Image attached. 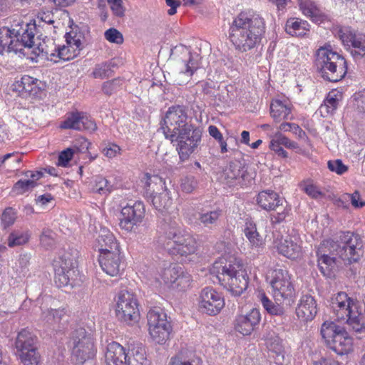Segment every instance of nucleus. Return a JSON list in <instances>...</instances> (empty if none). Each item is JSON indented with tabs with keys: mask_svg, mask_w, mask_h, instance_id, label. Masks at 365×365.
<instances>
[{
	"mask_svg": "<svg viewBox=\"0 0 365 365\" xmlns=\"http://www.w3.org/2000/svg\"><path fill=\"white\" fill-rule=\"evenodd\" d=\"M265 33V22L257 14L241 12L229 29V38L240 52L249 51L258 46Z\"/></svg>",
	"mask_w": 365,
	"mask_h": 365,
	"instance_id": "obj_1",
	"label": "nucleus"
},
{
	"mask_svg": "<svg viewBox=\"0 0 365 365\" xmlns=\"http://www.w3.org/2000/svg\"><path fill=\"white\" fill-rule=\"evenodd\" d=\"M210 272L234 296L241 295L248 287L249 277L241 259L230 256L216 260Z\"/></svg>",
	"mask_w": 365,
	"mask_h": 365,
	"instance_id": "obj_2",
	"label": "nucleus"
},
{
	"mask_svg": "<svg viewBox=\"0 0 365 365\" xmlns=\"http://www.w3.org/2000/svg\"><path fill=\"white\" fill-rule=\"evenodd\" d=\"M128 351L127 354L125 348L118 342L108 344L105 354L106 365H150L145 346L141 343L130 344Z\"/></svg>",
	"mask_w": 365,
	"mask_h": 365,
	"instance_id": "obj_3",
	"label": "nucleus"
},
{
	"mask_svg": "<svg viewBox=\"0 0 365 365\" xmlns=\"http://www.w3.org/2000/svg\"><path fill=\"white\" fill-rule=\"evenodd\" d=\"M327 244L330 246V251L345 264L357 262L363 256L362 239L354 232H340L334 239L327 241Z\"/></svg>",
	"mask_w": 365,
	"mask_h": 365,
	"instance_id": "obj_4",
	"label": "nucleus"
},
{
	"mask_svg": "<svg viewBox=\"0 0 365 365\" xmlns=\"http://www.w3.org/2000/svg\"><path fill=\"white\" fill-rule=\"evenodd\" d=\"M315 65L321 76L330 82L341 81L347 73V65L344 58L326 47L317 50Z\"/></svg>",
	"mask_w": 365,
	"mask_h": 365,
	"instance_id": "obj_5",
	"label": "nucleus"
},
{
	"mask_svg": "<svg viewBox=\"0 0 365 365\" xmlns=\"http://www.w3.org/2000/svg\"><path fill=\"white\" fill-rule=\"evenodd\" d=\"M327 347L338 355L349 354L353 350V339L346 329L333 322H324L320 330Z\"/></svg>",
	"mask_w": 365,
	"mask_h": 365,
	"instance_id": "obj_6",
	"label": "nucleus"
},
{
	"mask_svg": "<svg viewBox=\"0 0 365 365\" xmlns=\"http://www.w3.org/2000/svg\"><path fill=\"white\" fill-rule=\"evenodd\" d=\"M70 344L72 349V357L78 364H83L93 359L96 354L94 338L84 328H79L72 331Z\"/></svg>",
	"mask_w": 365,
	"mask_h": 365,
	"instance_id": "obj_7",
	"label": "nucleus"
},
{
	"mask_svg": "<svg viewBox=\"0 0 365 365\" xmlns=\"http://www.w3.org/2000/svg\"><path fill=\"white\" fill-rule=\"evenodd\" d=\"M257 202L264 210L277 212L270 216L273 225L282 222L289 211L286 200L271 190L261 191L257 195Z\"/></svg>",
	"mask_w": 365,
	"mask_h": 365,
	"instance_id": "obj_8",
	"label": "nucleus"
},
{
	"mask_svg": "<svg viewBox=\"0 0 365 365\" xmlns=\"http://www.w3.org/2000/svg\"><path fill=\"white\" fill-rule=\"evenodd\" d=\"M115 314L118 320L127 324L133 325L138 322L140 319L138 304L133 293L127 290H121L118 293Z\"/></svg>",
	"mask_w": 365,
	"mask_h": 365,
	"instance_id": "obj_9",
	"label": "nucleus"
},
{
	"mask_svg": "<svg viewBox=\"0 0 365 365\" xmlns=\"http://www.w3.org/2000/svg\"><path fill=\"white\" fill-rule=\"evenodd\" d=\"M190 119L187 115V109L184 106H172L168 108L163 120L160 128L166 139L175 134L189 124Z\"/></svg>",
	"mask_w": 365,
	"mask_h": 365,
	"instance_id": "obj_10",
	"label": "nucleus"
},
{
	"mask_svg": "<svg viewBox=\"0 0 365 365\" xmlns=\"http://www.w3.org/2000/svg\"><path fill=\"white\" fill-rule=\"evenodd\" d=\"M54 282L58 287H73L77 276L76 257L70 252L63 253L55 264Z\"/></svg>",
	"mask_w": 365,
	"mask_h": 365,
	"instance_id": "obj_11",
	"label": "nucleus"
},
{
	"mask_svg": "<svg viewBox=\"0 0 365 365\" xmlns=\"http://www.w3.org/2000/svg\"><path fill=\"white\" fill-rule=\"evenodd\" d=\"M164 185L165 182L158 175H147L146 195H150L153 205L160 212L168 210L173 204L170 195Z\"/></svg>",
	"mask_w": 365,
	"mask_h": 365,
	"instance_id": "obj_12",
	"label": "nucleus"
},
{
	"mask_svg": "<svg viewBox=\"0 0 365 365\" xmlns=\"http://www.w3.org/2000/svg\"><path fill=\"white\" fill-rule=\"evenodd\" d=\"M270 284L274 300L280 303L292 298L294 293V286L290 281V276L285 269L274 270Z\"/></svg>",
	"mask_w": 365,
	"mask_h": 365,
	"instance_id": "obj_13",
	"label": "nucleus"
},
{
	"mask_svg": "<svg viewBox=\"0 0 365 365\" xmlns=\"http://www.w3.org/2000/svg\"><path fill=\"white\" fill-rule=\"evenodd\" d=\"M9 29L17 41V46H21L23 48H31L35 46L34 36L38 29L35 22L24 23L21 19L14 20Z\"/></svg>",
	"mask_w": 365,
	"mask_h": 365,
	"instance_id": "obj_14",
	"label": "nucleus"
},
{
	"mask_svg": "<svg viewBox=\"0 0 365 365\" xmlns=\"http://www.w3.org/2000/svg\"><path fill=\"white\" fill-rule=\"evenodd\" d=\"M337 34L345 46L354 48L351 51L354 58H361L365 56V34L349 26L341 28Z\"/></svg>",
	"mask_w": 365,
	"mask_h": 365,
	"instance_id": "obj_15",
	"label": "nucleus"
},
{
	"mask_svg": "<svg viewBox=\"0 0 365 365\" xmlns=\"http://www.w3.org/2000/svg\"><path fill=\"white\" fill-rule=\"evenodd\" d=\"M145 213V206L141 201L122 207L119 222L120 228L127 232H132L134 227L143 221Z\"/></svg>",
	"mask_w": 365,
	"mask_h": 365,
	"instance_id": "obj_16",
	"label": "nucleus"
},
{
	"mask_svg": "<svg viewBox=\"0 0 365 365\" xmlns=\"http://www.w3.org/2000/svg\"><path fill=\"white\" fill-rule=\"evenodd\" d=\"M225 306L224 298L211 287L204 288L199 297V308L200 311L210 316L220 313Z\"/></svg>",
	"mask_w": 365,
	"mask_h": 365,
	"instance_id": "obj_17",
	"label": "nucleus"
},
{
	"mask_svg": "<svg viewBox=\"0 0 365 365\" xmlns=\"http://www.w3.org/2000/svg\"><path fill=\"white\" fill-rule=\"evenodd\" d=\"M176 61L181 73L190 77L200 68V55L191 52L189 47L180 46L176 48Z\"/></svg>",
	"mask_w": 365,
	"mask_h": 365,
	"instance_id": "obj_18",
	"label": "nucleus"
},
{
	"mask_svg": "<svg viewBox=\"0 0 365 365\" xmlns=\"http://www.w3.org/2000/svg\"><path fill=\"white\" fill-rule=\"evenodd\" d=\"M248 177L245 164L240 160H232L223 170L222 178L229 186L245 184Z\"/></svg>",
	"mask_w": 365,
	"mask_h": 365,
	"instance_id": "obj_19",
	"label": "nucleus"
},
{
	"mask_svg": "<svg viewBox=\"0 0 365 365\" xmlns=\"http://www.w3.org/2000/svg\"><path fill=\"white\" fill-rule=\"evenodd\" d=\"M101 267L107 274L117 277L124 270V262L120 251L106 252L99 255Z\"/></svg>",
	"mask_w": 365,
	"mask_h": 365,
	"instance_id": "obj_20",
	"label": "nucleus"
},
{
	"mask_svg": "<svg viewBox=\"0 0 365 365\" xmlns=\"http://www.w3.org/2000/svg\"><path fill=\"white\" fill-rule=\"evenodd\" d=\"M60 128L62 129L93 131L97 129L95 122L86 116L84 113L79 111L68 113L66 119L61 122Z\"/></svg>",
	"mask_w": 365,
	"mask_h": 365,
	"instance_id": "obj_21",
	"label": "nucleus"
},
{
	"mask_svg": "<svg viewBox=\"0 0 365 365\" xmlns=\"http://www.w3.org/2000/svg\"><path fill=\"white\" fill-rule=\"evenodd\" d=\"M357 307L356 300L344 292H339L331 299V307L338 319L344 320Z\"/></svg>",
	"mask_w": 365,
	"mask_h": 365,
	"instance_id": "obj_22",
	"label": "nucleus"
},
{
	"mask_svg": "<svg viewBox=\"0 0 365 365\" xmlns=\"http://www.w3.org/2000/svg\"><path fill=\"white\" fill-rule=\"evenodd\" d=\"M260 319L259 311L253 308L247 314L237 317L235 330L244 336L250 335L259 324Z\"/></svg>",
	"mask_w": 365,
	"mask_h": 365,
	"instance_id": "obj_23",
	"label": "nucleus"
},
{
	"mask_svg": "<svg viewBox=\"0 0 365 365\" xmlns=\"http://www.w3.org/2000/svg\"><path fill=\"white\" fill-rule=\"evenodd\" d=\"M317 312V302L312 296L304 294L300 297L296 307V314L300 321L308 322L313 320Z\"/></svg>",
	"mask_w": 365,
	"mask_h": 365,
	"instance_id": "obj_24",
	"label": "nucleus"
},
{
	"mask_svg": "<svg viewBox=\"0 0 365 365\" xmlns=\"http://www.w3.org/2000/svg\"><path fill=\"white\" fill-rule=\"evenodd\" d=\"M191 134L192 139L180 140V142L176 143L177 150L182 161L187 160L201 142L202 130H193Z\"/></svg>",
	"mask_w": 365,
	"mask_h": 365,
	"instance_id": "obj_25",
	"label": "nucleus"
},
{
	"mask_svg": "<svg viewBox=\"0 0 365 365\" xmlns=\"http://www.w3.org/2000/svg\"><path fill=\"white\" fill-rule=\"evenodd\" d=\"M279 253L284 257L295 259L298 258L302 252V247L299 243V240L292 237H287L282 239L277 245Z\"/></svg>",
	"mask_w": 365,
	"mask_h": 365,
	"instance_id": "obj_26",
	"label": "nucleus"
},
{
	"mask_svg": "<svg viewBox=\"0 0 365 365\" xmlns=\"http://www.w3.org/2000/svg\"><path fill=\"white\" fill-rule=\"evenodd\" d=\"M173 242V252L181 256L193 254L196 250V241L189 234L181 233Z\"/></svg>",
	"mask_w": 365,
	"mask_h": 365,
	"instance_id": "obj_27",
	"label": "nucleus"
},
{
	"mask_svg": "<svg viewBox=\"0 0 365 365\" xmlns=\"http://www.w3.org/2000/svg\"><path fill=\"white\" fill-rule=\"evenodd\" d=\"M38 339L28 329H22L17 334L15 347L18 353L37 348Z\"/></svg>",
	"mask_w": 365,
	"mask_h": 365,
	"instance_id": "obj_28",
	"label": "nucleus"
},
{
	"mask_svg": "<svg viewBox=\"0 0 365 365\" xmlns=\"http://www.w3.org/2000/svg\"><path fill=\"white\" fill-rule=\"evenodd\" d=\"M23 49L21 46H17V41L11 34L9 27L0 28V54H3L4 51L22 53Z\"/></svg>",
	"mask_w": 365,
	"mask_h": 365,
	"instance_id": "obj_29",
	"label": "nucleus"
},
{
	"mask_svg": "<svg viewBox=\"0 0 365 365\" xmlns=\"http://www.w3.org/2000/svg\"><path fill=\"white\" fill-rule=\"evenodd\" d=\"M98 251L100 255L106 252L120 251V246L115 236L107 230H102L98 239Z\"/></svg>",
	"mask_w": 365,
	"mask_h": 365,
	"instance_id": "obj_30",
	"label": "nucleus"
},
{
	"mask_svg": "<svg viewBox=\"0 0 365 365\" xmlns=\"http://www.w3.org/2000/svg\"><path fill=\"white\" fill-rule=\"evenodd\" d=\"M310 30L309 24L299 18L289 19L285 25L286 32L292 36H304Z\"/></svg>",
	"mask_w": 365,
	"mask_h": 365,
	"instance_id": "obj_31",
	"label": "nucleus"
},
{
	"mask_svg": "<svg viewBox=\"0 0 365 365\" xmlns=\"http://www.w3.org/2000/svg\"><path fill=\"white\" fill-rule=\"evenodd\" d=\"M148 329H158L159 327L172 326L168 320L167 314L160 307H154L147 314Z\"/></svg>",
	"mask_w": 365,
	"mask_h": 365,
	"instance_id": "obj_32",
	"label": "nucleus"
},
{
	"mask_svg": "<svg viewBox=\"0 0 365 365\" xmlns=\"http://www.w3.org/2000/svg\"><path fill=\"white\" fill-rule=\"evenodd\" d=\"M346 319L349 329L356 334H365V314L358 311V307L351 312Z\"/></svg>",
	"mask_w": 365,
	"mask_h": 365,
	"instance_id": "obj_33",
	"label": "nucleus"
},
{
	"mask_svg": "<svg viewBox=\"0 0 365 365\" xmlns=\"http://www.w3.org/2000/svg\"><path fill=\"white\" fill-rule=\"evenodd\" d=\"M222 214V210L220 208L210 211H202L199 212L197 220L203 227L212 230L218 225Z\"/></svg>",
	"mask_w": 365,
	"mask_h": 365,
	"instance_id": "obj_34",
	"label": "nucleus"
},
{
	"mask_svg": "<svg viewBox=\"0 0 365 365\" xmlns=\"http://www.w3.org/2000/svg\"><path fill=\"white\" fill-rule=\"evenodd\" d=\"M31 233L26 228H15L11 231L8 237V246L14 247L27 244L30 240Z\"/></svg>",
	"mask_w": 365,
	"mask_h": 365,
	"instance_id": "obj_35",
	"label": "nucleus"
},
{
	"mask_svg": "<svg viewBox=\"0 0 365 365\" xmlns=\"http://www.w3.org/2000/svg\"><path fill=\"white\" fill-rule=\"evenodd\" d=\"M271 116L276 122H279L282 120H292L291 108L284 104L279 100H274L272 102L270 106Z\"/></svg>",
	"mask_w": 365,
	"mask_h": 365,
	"instance_id": "obj_36",
	"label": "nucleus"
},
{
	"mask_svg": "<svg viewBox=\"0 0 365 365\" xmlns=\"http://www.w3.org/2000/svg\"><path fill=\"white\" fill-rule=\"evenodd\" d=\"M299 8L304 15L310 17L314 21H322L324 15L312 0H299Z\"/></svg>",
	"mask_w": 365,
	"mask_h": 365,
	"instance_id": "obj_37",
	"label": "nucleus"
},
{
	"mask_svg": "<svg viewBox=\"0 0 365 365\" xmlns=\"http://www.w3.org/2000/svg\"><path fill=\"white\" fill-rule=\"evenodd\" d=\"M65 314L64 309H42L41 320L48 326L54 328L61 322Z\"/></svg>",
	"mask_w": 365,
	"mask_h": 365,
	"instance_id": "obj_38",
	"label": "nucleus"
},
{
	"mask_svg": "<svg viewBox=\"0 0 365 365\" xmlns=\"http://www.w3.org/2000/svg\"><path fill=\"white\" fill-rule=\"evenodd\" d=\"M41 36L42 34L38 37V40L40 41L36 44V51H34V53L37 56L41 54L42 56H45L47 58H48V56H55L56 46L54 45L53 40L47 36L41 38Z\"/></svg>",
	"mask_w": 365,
	"mask_h": 365,
	"instance_id": "obj_39",
	"label": "nucleus"
},
{
	"mask_svg": "<svg viewBox=\"0 0 365 365\" xmlns=\"http://www.w3.org/2000/svg\"><path fill=\"white\" fill-rule=\"evenodd\" d=\"M261 303L265 310L271 315L282 317L285 314L284 307L281 305L279 302L274 303L272 302L264 292L259 294Z\"/></svg>",
	"mask_w": 365,
	"mask_h": 365,
	"instance_id": "obj_40",
	"label": "nucleus"
},
{
	"mask_svg": "<svg viewBox=\"0 0 365 365\" xmlns=\"http://www.w3.org/2000/svg\"><path fill=\"white\" fill-rule=\"evenodd\" d=\"M182 267L176 264H170L168 267H165L161 274L162 279L165 283L170 284L173 287L175 283H176L179 274L182 273Z\"/></svg>",
	"mask_w": 365,
	"mask_h": 365,
	"instance_id": "obj_41",
	"label": "nucleus"
},
{
	"mask_svg": "<svg viewBox=\"0 0 365 365\" xmlns=\"http://www.w3.org/2000/svg\"><path fill=\"white\" fill-rule=\"evenodd\" d=\"M149 334L153 341L159 344H164L170 338L172 331V326L159 327L158 329L153 328L148 329Z\"/></svg>",
	"mask_w": 365,
	"mask_h": 365,
	"instance_id": "obj_42",
	"label": "nucleus"
},
{
	"mask_svg": "<svg viewBox=\"0 0 365 365\" xmlns=\"http://www.w3.org/2000/svg\"><path fill=\"white\" fill-rule=\"evenodd\" d=\"M193 130H202L199 127L194 125L190 123L180 131L177 132L175 134L171 135L170 138L168 139L171 141V143H178L180 142V140H190L192 139L191 136L192 135L191 133Z\"/></svg>",
	"mask_w": 365,
	"mask_h": 365,
	"instance_id": "obj_43",
	"label": "nucleus"
},
{
	"mask_svg": "<svg viewBox=\"0 0 365 365\" xmlns=\"http://www.w3.org/2000/svg\"><path fill=\"white\" fill-rule=\"evenodd\" d=\"M21 363L24 365H38L40 361V354L38 352L37 348L33 350H27L18 353Z\"/></svg>",
	"mask_w": 365,
	"mask_h": 365,
	"instance_id": "obj_44",
	"label": "nucleus"
},
{
	"mask_svg": "<svg viewBox=\"0 0 365 365\" xmlns=\"http://www.w3.org/2000/svg\"><path fill=\"white\" fill-rule=\"evenodd\" d=\"M95 184L93 190L101 195H108L111 192L113 185L105 178L96 176L94 181Z\"/></svg>",
	"mask_w": 365,
	"mask_h": 365,
	"instance_id": "obj_45",
	"label": "nucleus"
},
{
	"mask_svg": "<svg viewBox=\"0 0 365 365\" xmlns=\"http://www.w3.org/2000/svg\"><path fill=\"white\" fill-rule=\"evenodd\" d=\"M37 183L34 180H19L12 187V192L15 195H23L27 192L31 191Z\"/></svg>",
	"mask_w": 365,
	"mask_h": 365,
	"instance_id": "obj_46",
	"label": "nucleus"
},
{
	"mask_svg": "<svg viewBox=\"0 0 365 365\" xmlns=\"http://www.w3.org/2000/svg\"><path fill=\"white\" fill-rule=\"evenodd\" d=\"M163 229L165 237L173 242L182 233L180 226L175 221L165 222Z\"/></svg>",
	"mask_w": 365,
	"mask_h": 365,
	"instance_id": "obj_47",
	"label": "nucleus"
},
{
	"mask_svg": "<svg viewBox=\"0 0 365 365\" xmlns=\"http://www.w3.org/2000/svg\"><path fill=\"white\" fill-rule=\"evenodd\" d=\"M114 66V63L112 62H104L96 66L93 75L96 78H104L111 76L112 68Z\"/></svg>",
	"mask_w": 365,
	"mask_h": 365,
	"instance_id": "obj_48",
	"label": "nucleus"
},
{
	"mask_svg": "<svg viewBox=\"0 0 365 365\" xmlns=\"http://www.w3.org/2000/svg\"><path fill=\"white\" fill-rule=\"evenodd\" d=\"M17 217L16 211L11 207H6L1 214V224L6 229V227L12 225Z\"/></svg>",
	"mask_w": 365,
	"mask_h": 365,
	"instance_id": "obj_49",
	"label": "nucleus"
},
{
	"mask_svg": "<svg viewBox=\"0 0 365 365\" xmlns=\"http://www.w3.org/2000/svg\"><path fill=\"white\" fill-rule=\"evenodd\" d=\"M192 282L191 275L185 272L183 268L182 267V273L179 274L176 283L173 285V289H178L180 291L185 290L189 288Z\"/></svg>",
	"mask_w": 365,
	"mask_h": 365,
	"instance_id": "obj_50",
	"label": "nucleus"
},
{
	"mask_svg": "<svg viewBox=\"0 0 365 365\" xmlns=\"http://www.w3.org/2000/svg\"><path fill=\"white\" fill-rule=\"evenodd\" d=\"M336 263V257H330L329 255L323 254L318 258V265L320 271L325 274Z\"/></svg>",
	"mask_w": 365,
	"mask_h": 365,
	"instance_id": "obj_51",
	"label": "nucleus"
},
{
	"mask_svg": "<svg viewBox=\"0 0 365 365\" xmlns=\"http://www.w3.org/2000/svg\"><path fill=\"white\" fill-rule=\"evenodd\" d=\"M57 56L63 61H69L76 57L79 53L76 49H72L70 46L56 48Z\"/></svg>",
	"mask_w": 365,
	"mask_h": 365,
	"instance_id": "obj_52",
	"label": "nucleus"
},
{
	"mask_svg": "<svg viewBox=\"0 0 365 365\" xmlns=\"http://www.w3.org/2000/svg\"><path fill=\"white\" fill-rule=\"evenodd\" d=\"M16 89L19 92L31 94L34 88V79L28 76H24L20 82H17Z\"/></svg>",
	"mask_w": 365,
	"mask_h": 365,
	"instance_id": "obj_53",
	"label": "nucleus"
},
{
	"mask_svg": "<svg viewBox=\"0 0 365 365\" xmlns=\"http://www.w3.org/2000/svg\"><path fill=\"white\" fill-rule=\"evenodd\" d=\"M120 86L121 80L119 78H114L104 82L102 86V91L106 95L110 96L115 93Z\"/></svg>",
	"mask_w": 365,
	"mask_h": 365,
	"instance_id": "obj_54",
	"label": "nucleus"
},
{
	"mask_svg": "<svg viewBox=\"0 0 365 365\" xmlns=\"http://www.w3.org/2000/svg\"><path fill=\"white\" fill-rule=\"evenodd\" d=\"M338 106V101L334 98L329 96L320 106V112L322 113L332 114Z\"/></svg>",
	"mask_w": 365,
	"mask_h": 365,
	"instance_id": "obj_55",
	"label": "nucleus"
},
{
	"mask_svg": "<svg viewBox=\"0 0 365 365\" xmlns=\"http://www.w3.org/2000/svg\"><path fill=\"white\" fill-rule=\"evenodd\" d=\"M328 168L338 175H343L348 170V167L345 165L339 159L329 160L327 163Z\"/></svg>",
	"mask_w": 365,
	"mask_h": 365,
	"instance_id": "obj_56",
	"label": "nucleus"
},
{
	"mask_svg": "<svg viewBox=\"0 0 365 365\" xmlns=\"http://www.w3.org/2000/svg\"><path fill=\"white\" fill-rule=\"evenodd\" d=\"M80 37V36H78L76 34H74L73 32H69L66 34L67 44L70 46L72 49H76V51H78V53H80V51L82 49V43Z\"/></svg>",
	"mask_w": 365,
	"mask_h": 365,
	"instance_id": "obj_57",
	"label": "nucleus"
},
{
	"mask_svg": "<svg viewBox=\"0 0 365 365\" xmlns=\"http://www.w3.org/2000/svg\"><path fill=\"white\" fill-rule=\"evenodd\" d=\"M105 38L111 43L121 44L123 42L122 34L114 28L108 29L105 32Z\"/></svg>",
	"mask_w": 365,
	"mask_h": 365,
	"instance_id": "obj_58",
	"label": "nucleus"
},
{
	"mask_svg": "<svg viewBox=\"0 0 365 365\" xmlns=\"http://www.w3.org/2000/svg\"><path fill=\"white\" fill-rule=\"evenodd\" d=\"M180 187L182 191L190 193L197 187V181L193 176H186L181 180Z\"/></svg>",
	"mask_w": 365,
	"mask_h": 365,
	"instance_id": "obj_59",
	"label": "nucleus"
},
{
	"mask_svg": "<svg viewBox=\"0 0 365 365\" xmlns=\"http://www.w3.org/2000/svg\"><path fill=\"white\" fill-rule=\"evenodd\" d=\"M73 153V150L70 148L63 150L58 155L57 165L61 167H66L72 159Z\"/></svg>",
	"mask_w": 365,
	"mask_h": 365,
	"instance_id": "obj_60",
	"label": "nucleus"
},
{
	"mask_svg": "<svg viewBox=\"0 0 365 365\" xmlns=\"http://www.w3.org/2000/svg\"><path fill=\"white\" fill-rule=\"evenodd\" d=\"M343 198L346 201L350 200L351 205L356 208H359L365 206V202H359L360 195L358 191H355L352 194L346 193L343 195Z\"/></svg>",
	"mask_w": 365,
	"mask_h": 365,
	"instance_id": "obj_61",
	"label": "nucleus"
},
{
	"mask_svg": "<svg viewBox=\"0 0 365 365\" xmlns=\"http://www.w3.org/2000/svg\"><path fill=\"white\" fill-rule=\"evenodd\" d=\"M103 153L104 155L109 158H113L115 157L118 154L120 153V147L115 144L108 143L104 148H103Z\"/></svg>",
	"mask_w": 365,
	"mask_h": 365,
	"instance_id": "obj_62",
	"label": "nucleus"
},
{
	"mask_svg": "<svg viewBox=\"0 0 365 365\" xmlns=\"http://www.w3.org/2000/svg\"><path fill=\"white\" fill-rule=\"evenodd\" d=\"M113 14L118 17H123L125 15V8L123 6L122 0L113 1L108 3Z\"/></svg>",
	"mask_w": 365,
	"mask_h": 365,
	"instance_id": "obj_63",
	"label": "nucleus"
},
{
	"mask_svg": "<svg viewBox=\"0 0 365 365\" xmlns=\"http://www.w3.org/2000/svg\"><path fill=\"white\" fill-rule=\"evenodd\" d=\"M282 145L278 142V140L274 137L269 143V148L274 151L278 156L282 157L283 158H287L288 157L287 152L284 150L282 146Z\"/></svg>",
	"mask_w": 365,
	"mask_h": 365,
	"instance_id": "obj_64",
	"label": "nucleus"
}]
</instances>
